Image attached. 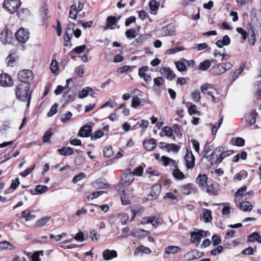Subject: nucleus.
Wrapping results in <instances>:
<instances>
[{"mask_svg": "<svg viewBox=\"0 0 261 261\" xmlns=\"http://www.w3.org/2000/svg\"><path fill=\"white\" fill-rule=\"evenodd\" d=\"M29 90L30 85L29 84H20L17 86L15 92L18 99L23 101H27V107L30 106L31 99V92Z\"/></svg>", "mask_w": 261, "mask_h": 261, "instance_id": "1", "label": "nucleus"}, {"mask_svg": "<svg viewBox=\"0 0 261 261\" xmlns=\"http://www.w3.org/2000/svg\"><path fill=\"white\" fill-rule=\"evenodd\" d=\"M33 76L32 71L28 69L20 71L18 74V78L21 82V84H27L29 85L33 81Z\"/></svg>", "mask_w": 261, "mask_h": 261, "instance_id": "2", "label": "nucleus"}, {"mask_svg": "<svg viewBox=\"0 0 261 261\" xmlns=\"http://www.w3.org/2000/svg\"><path fill=\"white\" fill-rule=\"evenodd\" d=\"M20 0H5L4 2V8L11 14H13L20 6Z\"/></svg>", "mask_w": 261, "mask_h": 261, "instance_id": "3", "label": "nucleus"}, {"mask_svg": "<svg viewBox=\"0 0 261 261\" xmlns=\"http://www.w3.org/2000/svg\"><path fill=\"white\" fill-rule=\"evenodd\" d=\"M16 39L20 42L24 43L29 39V32L27 30L20 28L15 34Z\"/></svg>", "mask_w": 261, "mask_h": 261, "instance_id": "4", "label": "nucleus"}, {"mask_svg": "<svg viewBox=\"0 0 261 261\" xmlns=\"http://www.w3.org/2000/svg\"><path fill=\"white\" fill-rule=\"evenodd\" d=\"M133 174L130 170H127L121 177V184L124 186H127L131 184L134 180Z\"/></svg>", "mask_w": 261, "mask_h": 261, "instance_id": "5", "label": "nucleus"}, {"mask_svg": "<svg viewBox=\"0 0 261 261\" xmlns=\"http://www.w3.org/2000/svg\"><path fill=\"white\" fill-rule=\"evenodd\" d=\"M206 237V232L203 230L193 231L191 233V241L193 243L198 244L201 239Z\"/></svg>", "mask_w": 261, "mask_h": 261, "instance_id": "6", "label": "nucleus"}, {"mask_svg": "<svg viewBox=\"0 0 261 261\" xmlns=\"http://www.w3.org/2000/svg\"><path fill=\"white\" fill-rule=\"evenodd\" d=\"M13 81L10 76L7 73L0 74V85L3 87H9L13 85Z\"/></svg>", "mask_w": 261, "mask_h": 261, "instance_id": "7", "label": "nucleus"}, {"mask_svg": "<svg viewBox=\"0 0 261 261\" xmlns=\"http://www.w3.org/2000/svg\"><path fill=\"white\" fill-rule=\"evenodd\" d=\"M186 166L188 169H192L195 166V156L192 152L188 151L186 153L185 156Z\"/></svg>", "mask_w": 261, "mask_h": 261, "instance_id": "8", "label": "nucleus"}, {"mask_svg": "<svg viewBox=\"0 0 261 261\" xmlns=\"http://www.w3.org/2000/svg\"><path fill=\"white\" fill-rule=\"evenodd\" d=\"M220 151L221 148H216L208 157V161L211 165L220 163L219 153H220Z\"/></svg>", "mask_w": 261, "mask_h": 261, "instance_id": "9", "label": "nucleus"}, {"mask_svg": "<svg viewBox=\"0 0 261 261\" xmlns=\"http://www.w3.org/2000/svg\"><path fill=\"white\" fill-rule=\"evenodd\" d=\"M12 39V33L8 30H4L0 34V40L4 43H10Z\"/></svg>", "mask_w": 261, "mask_h": 261, "instance_id": "10", "label": "nucleus"}, {"mask_svg": "<svg viewBox=\"0 0 261 261\" xmlns=\"http://www.w3.org/2000/svg\"><path fill=\"white\" fill-rule=\"evenodd\" d=\"M162 32L164 36H173L175 35V28L173 24L169 23L162 28Z\"/></svg>", "mask_w": 261, "mask_h": 261, "instance_id": "11", "label": "nucleus"}, {"mask_svg": "<svg viewBox=\"0 0 261 261\" xmlns=\"http://www.w3.org/2000/svg\"><path fill=\"white\" fill-rule=\"evenodd\" d=\"M161 191V187L159 185H155L152 187L150 193L148 196V199L152 200L156 199L160 194Z\"/></svg>", "mask_w": 261, "mask_h": 261, "instance_id": "12", "label": "nucleus"}, {"mask_svg": "<svg viewBox=\"0 0 261 261\" xmlns=\"http://www.w3.org/2000/svg\"><path fill=\"white\" fill-rule=\"evenodd\" d=\"M142 224L150 223L153 227H156L159 224L158 219L154 216H148L143 218L141 219Z\"/></svg>", "mask_w": 261, "mask_h": 261, "instance_id": "13", "label": "nucleus"}, {"mask_svg": "<svg viewBox=\"0 0 261 261\" xmlns=\"http://www.w3.org/2000/svg\"><path fill=\"white\" fill-rule=\"evenodd\" d=\"M210 72L212 74L215 75H220L225 72V70L222 65V63H219L212 67L211 68Z\"/></svg>", "mask_w": 261, "mask_h": 261, "instance_id": "14", "label": "nucleus"}, {"mask_svg": "<svg viewBox=\"0 0 261 261\" xmlns=\"http://www.w3.org/2000/svg\"><path fill=\"white\" fill-rule=\"evenodd\" d=\"M92 129L90 125H85L80 129L79 135L81 137H88L91 135Z\"/></svg>", "mask_w": 261, "mask_h": 261, "instance_id": "15", "label": "nucleus"}, {"mask_svg": "<svg viewBox=\"0 0 261 261\" xmlns=\"http://www.w3.org/2000/svg\"><path fill=\"white\" fill-rule=\"evenodd\" d=\"M143 146L146 150L148 151L152 150L156 146V140L153 138L145 140L143 142Z\"/></svg>", "mask_w": 261, "mask_h": 261, "instance_id": "16", "label": "nucleus"}, {"mask_svg": "<svg viewBox=\"0 0 261 261\" xmlns=\"http://www.w3.org/2000/svg\"><path fill=\"white\" fill-rule=\"evenodd\" d=\"M196 182L200 188L205 190L208 182L207 176L205 174L199 175L196 178Z\"/></svg>", "mask_w": 261, "mask_h": 261, "instance_id": "17", "label": "nucleus"}, {"mask_svg": "<svg viewBox=\"0 0 261 261\" xmlns=\"http://www.w3.org/2000/svg\"><path fill=\"white\" fill-rule=\"evenodd\" d=\"M103 258L105 260H108L117 257V252L116 250L106 249L102 253Z\"/></svg>", "mask_w": 261, "mask_h": 261, "instance_id": "18", "label": "nucleus"}, {"mask_svg": "<svg viewBox=\"0 0 261 261\" xmlns=\"http://www.w3.org/2000/svg\"><path fill=\"white\" fill-rule=\"evenodd\" d=\"M205 189H206V192L210 194H217V185L216 183H213L212 181H208Z\"/></svg>", "mask_w": 261, "mask_h": 261, "instance_id": "19", "label": "nucleus"}, {"mask_svg": "<svg viewBox=\"0 0 261 261\" xmlns=\"http://www.w3.org/2000/svg\"><path fill=\"white\" fill-rule=\"evenodd\" d=\"M160 71L162 74L164 75L169 80H172L175 77V74L169 67H164L161 69Z\"/></svg>", "mask_w": 261, "mask_h": 261, "instance_id": "20", "label": "nucleus"}, {"mask_svg": "<svg viewBox=\"0 0 261 261\" xmlns=\"http://www.w3.org/2000/svg\"><path fill=\"white\" fill-rule=\"evenodd\" d=\"M161 161L164 166L169 165L170 166H174V169L177 168L176 161L168 157L162 156L161 158Z\"/></svg>", "mask_w": 261, "mask_h": 261, "instance_id": "21", "label": "nucleus"}, {"mask_svg": "<svg viewBox=\"0 0 261 261\" xmlns=\"http://www.w3.org/2000/svg\"><path fill=\"white\" fill-rule=\"evenodd\" d=\"M217 148H221L220 153H219V163H221L223 160H224L225 158L231 155L233 152V151L231 150L225 151L223 147H219Z\"/></svg>", "mask_w": 261, "mask_h": 261, "instance_id": "22", "label": "nucleus"}, {"mask_svg": "<svg viewBox=\"0 0 261 261\" xmlns=\"http://www.w3.org/2000/svg\"><path fill=\"white\" fill-rule=\"evenodd\" d=\"M181 248L177 246H169L165 248V253L166 254H175L181 251Z\"/></svg>", "mask_w": 261, "mask_h": 261, "instance_id": "23", "label": "nucleus"}, {"mask_svg": "<svg viewBox=\"0 0 261 261\" xmlns=\"http://www.w3.org/2000/svg\"><path fill=\"white\" fill-rule=\"evenodd\" d=\"M257 113L255 112L250 113L246 115L245 117V121L250 125H253L255 122V116Z\"/></svg>", "mask_w": 261, "mask_h": 261, "instance_id": "24", "label": "nucleus"}, {"mask_svg": "<svg viewBox=\"0 0 261 261\" xmlns=\"http://www.w3.org/2000/svg\"><path fill=\"white\" fill-rule=\"evenodd\" d=\"M160 144H165V147L168 151L176 152L180 148L179 146L175 144H167L164 142H161Z\"/></svg>", "mask_w": 261, "mask_h": 261, "instance_id": "25", "label": "nucleus"}, {"mask_svg": "<svg viewBox=\"0 0 261 261\" xmlns=\"http://www.w3.org/2000/svg\"><path fill=\"white\" fill-rule=\"evenodd\" d=\"M30 14V11L28 9H21L17 12L18 17L21 20H24L28 18Z\"/></svg>", "mask_w": 261, "mask_h": 261, "instance_id": "26", "label": "nucleus"}, {"mask_svg": "<svg viewBox=\"0 0 261 261\" xmlns=\"http://www.w3.org/2000/svg\"><path fill=\"white\" fill-rule=\"evenodd\" d=\"M187 256L189 259H194L200 257L202 256V253L197 250H194L189 252Z\"/></svg>", "mask_w": 261, "mask_h": 261, "instance_id": "27", "label": "nucleus"}, {"mask_svg": "<svg viewBox=\"0 0 261 261\" xmlns=\"http://www.w3.org/2000/svg\"><path fill=\"white\" fill-rule=\"evenodd\" d=\"M239 207L243 211L250 212L251 211L253 206L250 202L244 201L240 203Z\"/></svg>", "mask_w": 261, "mask_h": 261, "instance_id": "28", "label": "nucleus"}, {"mask_svg": "<svg viewBox=\"0 0 261 261\" xmlns=\"http://www.w3.org/2000/svg\"><path fill=\"white\" fill-rule=\"evenodd\" d=\"M58 151L62 154L65 156L73 154V150L70 147H64L58 149Z\"/></svg>", "mask_w": 261, "mask_h": 261, "instance_id": "29", "label": "nucleus"}, {"mask_svg": "<svg viewBox=\"0 0 261 261\" xmlns=\"http://www.w3.org/2000/svg\"><path fill=\"white\" fill-rule=\"evenodd\" d=\"M78 11L76 9V5L75 4H73L70 6V9L69 13V17L70 18L75 19L77 15Z\"/></svg>", "mask_w": 261, "mask_h": 261, "instance_id": "30", "label": "nucleus"}, {"mask_svg": "<svg viewBox=\"0 0 261 261\" xmlns=\"http://www.w3.org/2000/svg\"><path fill=\"white\" fill-rule=\"evenodd\" d=\"M13 248V246L7 241L0 242V251L4 249L12 250Z\"/></svg>", "mask_w": 261, "mask_h": 261, "instance_id": "31", "label": "nucleus"}, {"mask_svg": "<svg viewBox=\"0 0 261 261\" xmlns=\"http://www.w3.org/2000/svg\"><path fill=\"white\" fill-rule=\"evenodd\" d=\"M203 218L205 222L207 223L211 222L212 220L211 211L210 210L204 209Z\"/></svg>", "mask_w": 261, "mask_h": 261, "instance_id": "32", "label": "nucleus"}, {"mask_svg": "<svg viewBox=\"0 0 261 261\" xmlns=\"http://www.w3.org/2000/svg\"><path fill=\"white\" fill-rule=\"evenodd\" d=\"M245 66V63H242L240 67L234 71L232 76L233 81H235L238 78L239 75L243 72Z\"/></svg>", "mask_w": 261, "mask_h": 261, "instance_id": "33", "label": "nucleus"}, {"mask_svg": "<svg viewBox=\"0 0 261 261\" xmlns=\"http://www.w3.org/2000/svg\"><path fill=\"white\" fill-rule=\"evenodd\" d=\"M49 219L50 217H45L39 219L36 222L35 226L36 227H40L44 226L49 221Z\"/></svg>", "mask_w": 261, "mask_h": 261, "instance_id": "34", "label": "nucleus"}, {"mask_svg": "<svg viewBox=\"0 0 261 261\" xmlns=\"http://www.w3.org/2000/svg\"><path fill=\"white\" fill-rule=\"evenodd\" d=\"M148 6L151 12L156 11L159 7V3L155 0H151Z\"/></svg>", "mask_w": 261, "mask_h": 261, "instance_id": "35", "label": "nucleus"}, {"mask_svg": "<svg viewBox=\"0 0 261 261\" xmlns=\"http://www.w3.org/2000/svg\"><path fill=\"white\" fill-rule=\"evenodd\" d=\"M173 176L178 179H182L185 177V175L183 174V173L180 171L178 169V167L173 169Z\"/></svg>", "mask_w": 261, "mask_h": 261, "instance_id": "36", "label": "nucleus"}, {"mask_svg": "<svg viewBox=\"0 0 261 261\" xmlns=\"http://www.w3.org/2000/svg\"><path fill=\"white\" fill-rule=\"evenodd\" d=\"M192 189V185L191 184H187L184 186H182L181 187V190L182 193L185 195H189L191 192Z\"/></svg>", "mask_w": 261, "mask_h": 261, "instance_id": "37", "label": "nucleus"}, {"mask_svg": "<svg viewBox=\"0 0 261 261\" xmlns=\"http://www.w3.org/2000/svg\"><path fill=\"white\" fill-rule=\"evenodd\" d=\"M90 92H92V89L89 87H86L80 92L79 97L80 98H83L86 97Z\"/></svg>", "mask_w": 261, "mask_h": 261, "instance_id": "38", "label": "nucleus"}, {"mask_svg": "<svg viewBox=\"0 0 261 261\" xmlns=\"http://www.w3.org/2000/svg\"><path fill=\"white\" fill-rule=\"evenodd\" d=\"M116 24V20L115 17L109 16L107 19V26L111 29H113V26Z\"/></svg>", "mask_w": 261, "mask_h": 261, "instance_id": "39", "label": "nucleus"}, {"mask_svg": "<svg viewBox=\"0 0 261 261\" xmlns=\"http://www.w3.org/2000/svg\"><path fill=\"white\" fill-rule=\"evenodd\" d=\"M246 29L247 30L248 33L250 35L251 38L255 37V27L252 23H249L247 24Z\"/></svg>", "mask_w": 261, "mask_h": 261, "instance_id": "40", "label": "nucleus"}, {"mask_svg": "<svg viewBox=\"0 0 261 261\" xmlns=\"http://www.w3.org/2000/svg\"><path fill=\"white\" fill-rule=\"evenodd\" d=\"M211 65V62L208 60H206L201 63L199 65V69L202 70H206L208 69Z\"/></svg>", "mask_w": 261, "mask_h": 261, "instance_id": "41", "label": "nucleus"}, {"mask_svg": "<svg viewBox=\"0 0 261 261\" xmlns=\"http://www.w3.org/2000/svg\"><path fill=\"white\" fill-rule=\"evenodd\" d=\"M137 252H141L145 254H150L151 252V251L149 248L147 247L141 246L140 247H138L136 249V253Z\"/></svg>", "mask_w": 261, "mask_h": 261, "instance_id": "42", "label": "nucleus"}, {"mask_svg": "<svg viewBox=\"0 0 261 261\" xmlns=\"http://www.w3.org/2000/svg\"><path fill=\"white\" fill-rule=\"evenodd\" d=\"M175 64L176 65V67L177 69L180 72L185 71L187 70V67L186 66V64L181 62V61H178L175 62Z\"/></svg>", "mask_w": 261, "mask_h": 261, "instance_id": "43", "label": "nucleus"}, {"mask_svg": "<svg viewBox=\"0 0 261 261\" xmlns=\"http://www.w3.org/2000/svg\"><path fill=\"white\" fill-rule=\"evenodd\" d=\"M130 198H129L126 194H125V192L124 191H123V194L121 196V200L122 203L123 205H127L130 203Z\"/></svg>", "mask_w": 261, "mask_h": 261, "instance_id": "44", "label": "nucleus"}, {"mask_svg": "<svg viewBox=\"0 0 261 261\" xmlns=\"http://www.w3.org/2000/svg\"><path fill=\"white\" fill-rule=\"evenodd\" d=\"M192 99L195 102H199L201 99L200 93L199 90H196L191 94Z\"/></svg>", "mask_w": 261, "mask_h": 261, "instance_id": "45", "label": "nucleus"}, {"mask_svg": "<svg viewBox=\"0 0 261 261\" xmlns=\"http://www.w3.org/2000/svg\"><path fill=\"white\" fill-rule=\"evenodd\" d=\"M72 116V114L71 112H67L66 113L61 115L60 120L63 122H66L68 121Z\"/></svg>", "mask_w": 261, "mask_h": 261, "instance_id": "46", "label": "nucleus"}, {"mask_svg": "<svg viewBox=\"0 0 261 261\" xmlns=\"http://www.w3.org/2000/svg\"><path fill=\"white\" fill-rule=\"evenodd\" d=\"M125 34L127 38H135L136 37V32L134 29L126 30Z\"/></svg>", "mask_w": 261, "mask_h": 261, "instance_id": "47", "label": "nucleus"}, {"mask_svg": "<svg viewBox=\"0 0 261 261\" xmlns=\"http://www.w3.org/2000/svg\"><path fill=\"white\" fill-rule=\"evenodd\" d=\"M116 105V102L112 99H109L108 101H107L106 102H105L104 104H103L101 107V109H104L107 107H109L111 108H113Z\"/></svg>", "mask_w": 261, "mask_h": 261, "instance_id": "48", "label": "nucleus"}, {"mask_svg": "<svg viewBox=\"0 0 261 261\" xmlns=\"http://www.w3.org/2000/svg\"><path fill=\"white\" fill-rule=\"evenodd\" d=\"M103 136V133L101 130H96L93 134H91V138L92 140H95Z\"/></svg>", "mask_w": 261, "mask_h": 261, "instance_id": "49", "label": "nucleus"}, {"mask_svg": "<svg viewBox=\"0 0 261 261\" xmlns=\"http://www.w3.org/2000/svg\"><path fill=\"white\" fill-rule=\"evenodd\" d=\"M48 188L46 186L38 185L36 186L35 191L38 194H42L48 190Z\"/></svg>", "mask_w": 261, "mask_h": 261, "instance_id": "50", "label": "nucleus"}, {"mask_svg": "<svg viewBox=\"0 0 261 261\" xmlns=\"http://www.w3.org/2000/svg\"><path fill=\"white\" fill-rule=\"evenodd\" d=\"M59 68L58 63L56 61L53 60L50 64V70L52 73H55Z\"/></svg>", "mask_w": 261, "mask_h": 261, "instance_id": "51", "label": "nucleus"}, {"mask_svg": "<svg viewBox=\"0 0 261 261\" xmlns=\"http://www.w3.org/2000/svg\"><path fill=\"white\" fill-rule=\"evenodd\" d=\"M99 235L97 234L94 230L90 231L89 233V238L92 240V241L97 242L98 240Z\"/></svg>", "mask_w": 261, "mask_h": 261, "instance_id": "52", "label": "nucleus"}, {"mask_svg": "<svg viewBox=\"0 0 261 261\" xmlns=\"http://www.w3.org/2000/svg\"><path fill=\"white\" fill-rule=\"evenodd\" d=\"M113 154L112 147H106L103 150V155L105 157L110 158Z\"/></svg>", "mask_w": 261, "mask_h": 261, "instance_id": "53", "label": "nucleus"}, {"mask_svg": "<svg viewBox=\"0 0 261 261\" xmlns=\"http://www.w3.org/2000/svg\"><path fill=\"white\" fill-rule=\"evenodd\" d=\"M41 254L43 255V251H38L34 252L32 256V261H40L39 255Z\"/></svg>", "mask_w": 261, "mask_h": 261, "instance_id": "54", "label": "nucleus"}, {"mask_svg": "<svg viewBox=\"0 0 261 261\" xmlns=\"http://www.w3.org/2000/svg\"><path fill=\"white\" fill-rule=\"evenodd\" d=\"M58 105L57 103H55L51 107L49 111L47 113L48 117H51L57 112V107Z\"/></svg>", "mask_w": 261, "mask_h": 261, "instance_id": "55", "label": "nucleus"}, {"mask_svg": "<svg viewBox=\"0 0 261 261\" xmlns=\"http://www.w3.org/2000/svg\"><path fill=\"white\" fill-rule=\"evenodd\" d=\"M146 171L147 173L152 176H159L160 175L158 171H157L155 169L150 167H148Z\"/></svg>", "mask_w": 261, "mask_h": 261, "instance_id": "56", "label": "nucleus"}, {"mask_svg": "<svg viewBox=\"0 0 261 261\" xmlns=\"http://www.w3.org/2000/svg\"><path fill=\"white\" fill-rule=\"evenodd\" d=\"M143 171V168L141 166H138L134 169L133 172L132 173L134 175L136 176H141L142 172Z\"/></svg>", "mask_w": 261, "mask_h": 261, "instance_id": "57", "label": "nucleus"}, {"mask_svg": "<svg viewBox=\"0 0 261 261\" xmlns=\"http://www.w3.org/2000/svg\"><path fill=\"white\" fill-rule=\"evenodd\" d=\"M207 47V45L206 43H202L200 44H195L193 48L197 50L200 51Z\"/></svg>", "mask_w": 261, "mask_h": 261, "instance_id": "58", "label": "nucleus"}, {"mask_svg": "<svg viewBox=\"0 0 261 261\" xmlns=\"http://www.w3.org/2000/svg\"><path fill=\"white\" fill-rule=\"evenodd\" d=\"M35 165H34L31 167L25 170H24V171L21 172L20 173V175L21 176H22V177H25L27 175H28L29 174H30L33 171V170L35 169Z\"/></svg>", "mask_w": 261, "mask_h": 261, "instance_id": "59", "label": "nucleus"}, {"mask_svg": "<svg viewBox=\"0 0 261 261\" xmlns=\"http://www.w3.org/2000/svg\"><path fill=\"white\" fill-rule=\"evenodd\" d=\"M162 132L168 137H171L173 135L172 129L168 126H165L162 128Z\"/></svg>", "mask_w": 261, "mask_h": 261, "instance_id": "60", "label": "nucleus"}, {"mask_svg": "<svg viewBox=\"0 0 261 261\" xmlns=\"http://www.w3.org/2000/svg\"><path fill=\"white\" fill-rule=\"evenodd\" d=\"M86 175L84 173H81L80 174L75 175L72 179V181L73 183H76L80 180L85 178Z\"/></svg>", "mask_w": 261, "mask_h": 261, "instance_id": "61", "label": "nucleus"}, {"mask_svg": "<svg viewBox=\"0 0 261 261\" xmlns=\"http://www.w3.org/2000/svg\"><path fill=\"white\" fill-rule=\"evenodd\" d=\"M148 67L147 66H143L141 68H140L139 70L138 74L141 77H143L144 76H145L146 74L145 72L148 71Z\"/></svg>", "mask_w": 261, "mask_h": 261, "instance_id": "62", "label": "nucleus"}, {"mask_svg": "<svg viewBox=\"0 0 261 261\" xmlns=\"http://www.w3.org/2000/svg\"><path fill=\"white\" fill-rule=\"evenodd\" d=\"M230 208L228 206L224 207L222 210L223 215L225 216L226 218L230 217Z\"/></svg>", "mask_w": 261, "mask_h": 261, "instance_id": "63", "label": "nucleus"}, {"mask_svg": "<svg viewBox=\"0 0 261 261\" xmlns=\"http://www.w3.org/2000/svg\"><path fill=\"white\" fill-rule=\"evenodd\" d=\"M140 104V99L138 97H134L132 101V106L134 108H136Z\"/></svg>", "mask_w": 261, "mask_h": 261, "instance_id": "64", "label": "nucleus"}]
</instances>
